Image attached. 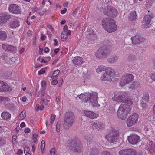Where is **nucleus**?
<instances>
[{
  "instance_id": "nucleus-1",
  "label": "nucleus",
  "mask_w": 155,
  "mask_h": 155,
  "mask_svg": "<svg viewBox=\"0 0 155 155\" xmlns=\"http://www.w3.org/2000/svg\"><path fill=\"white\" fill-rule=\"evenodd\" d=\"M97 93L93 92L91 93L81 94L78 96L81 101L84 103L89 101L94 107H98L99 105L97 100Z\"/></svg>"
},
{
  "instance_id": "nucleus-2",
  "label": "nucleus",
  "mask_w": 155,
  "mask_h": 155,
  "mask_svg": "<svg viewBox=\"0 0 155 155\" xmlns=\"http://www.w3.org/2000/svg\"><path fill=\"white\" fill-rule=\"evenodd\" d=\"M102 25L104 29L109 33L114 32L117 29V26L114 20L109 18H104Z\"/></svg>"
},
{
  "instance_id": "nucleus-3",
  "label": "nucleus",
  "mask_w": 155,
  "mask_h": 155,
  "mask_svg": "<svg viewBox=\"0 0 155 155\" xmlns=\"http://www.w3.org/2000/svg\"><path fill=\"white\" fill-rule=\"evenodd\" d=\"M131 109L132 108L128 105L120 104L117 112L118 118L122 120H125L128 115L130 113Z\"/></svg>"
},
{
  "instance_id": "nucleus-4",
  "label": "nucleus",
  "mask_w": 155,
  "mask_h": 155,
  "mask_svg": "<svg viewBox=\"0 0 155 155\" xmlns=\"http://www.w3.org/2000/svg\"><path fill=\"white\" fill-rule=\"evenodd\" d=\"M112 99L115 101L127 103L130 105L133 104L130 97L128 96V94L125 92H122L115 94L114 96L112 97Z\"/></svg>"
},
{
  "instance_id": "nucleus-5",
  "label": "nucleus",
  "mask_w": 155,
  "mask_h": 155,
  "mask_svg": "<svg viewBox=\"0 0 155 155\" xmlns=\"http://www.w3.org/2000/svg\"><path fill=\"white\" fill-rule=\"evenodd\" d=\"M116 76V72L111 67L105 68V71L101 76V79L102 81H111Z\"/></svg>"
},
{
  "instance_id": "nucleus-6",
  "label": "nucleus",
  "mask_w": 155,
  "mask_h": 155,
  "mask_svg": "<svg viewBox=\"0 0 155 155\" xmlns=\"http://www.w3.org/2000/svg\"><path fill=\"white\" fill-rule=\"evenodd\" d=\"M85 138L87 141L89 142V145L91 148L89 155H98L100 149H101V147H100L98 144H97L95 142L92 140H90L88 138Z\"/></svg>"
},
{
  "instance_id": "nucleus-7",
  "label": "nucleus",
  "mask_w": 155,
  "mask_h": 155,
  "mask_svg": "<svg viewBox=\"0 0 155 155\" xmlns=\"http://www.w3.org/2000/svg\"><path fill=\"white\" fill-rule=\"evenodd\" d=\"M75 118V116L72 113H66L64 118V125H66L69 127H70L74 121Z\"/></svg>"
},
{
  "instance_id": "nucleus-8",
  "label": "nucleus",
  "mask_w": 155,
  "mask_h": 155,
  "mask_svg": "<svg viewBox=\"0 0 155 155\" xmlns=\"http://www.w3.org/2000/svg\"><path fill=\"white\" fill-rule=\"evenodd\" d=\"M119 131L117 130H113L105 137V139L109 143H114L117 141Z\"/></svg>"
},
{
  "instance_id": "nucleus-9",
  "label": "nucleus",
  "mask_w": 155,
  "mask_h": 155,
  "mask_svg": "<svg viewBox=\"0 0 155 155\" xmlns=\"http://www.w3.org/2000/svg\"><path fill=\"white\" fill-rule=\"evenodd\" d=\"M138 115L137 113H134L127 120L126 122L127 126L130 127L135 125L138 121Z\"/></svg>"
},
{
  "instance_id": "nucleus-10",
  "label": "nucleus",
  "mask_w": 155,
  "mask_h": 155,
  "mask_svg": "<svg viewBox=\"0 0 155 155\" xmlns=\"http://www.w3.org/2000/svg\"><path fill=\"white\" fill-rule=\"evenodd\" d=\"M111 52V50L110 48H108V47H106V49H102L101 48L97 50L95 56L98 58H102L110 54Z\"/></svg>"
},
{
  "instance_id": "nucleus-11",
  "label": "nucleus",
  "mask_w": 155,
  "mask_h": 155,
  "mask_svg": "<svg viewBox=\"0 0 155 155\" xmlns=\"http://www.w3.org/2000/svg\"><path fill=\"white\" fill-rule=\"evenodd\" d=\"M134 79L133 75L131 74L124 75L121 78L120 82V85L124 86L126 84L129 83Z\"/></svg>"
},
{
  "instance_id": "nucleus-12",
  "label": "nucleus",
  "mask_w": 155,
  "mask_h": 155,
  "mask_svg": "<svg viewBox=\"0 0 155 155\" xmlns=\"http://www.w3.org/2000/svg\"><path fill=\"white\" fill-rule=\"evenodd\" d=\"M71 149L75 151L81 152L82 149V147L81 143V141L78 139L72 140L71 143Z\"/></svg>"
},
{
  "instance_id": "nucleus-13",
  "label": "nucleus",
  "mask_w": 155,
  "mask_h": 155,
  "mask_svg": "<svg viewBox=\"0 0 155 155\" xmlns=\"http://www.w3.org/2000/svg\"><path fill=\"white\" fill-rule=\"evenodd\" d=\"M153 17V15L151 13L150 15H145L142 22V26L145 28H149L150 25L151 19Z\"/></svg>"
},
{
  "instance_id": "nucleus-14",
  "label": "nucleus",
  "mask_w": 155,
  "mask_h": 155,
  "mask_svg": "<svg viewBox=\"0 0 155 155\" xmlns=\"http://www.w3.org/2000/svg\"><path fill=\"white\" fill-rule=\"evenodd\" d=\"M140 137L135 134H131L128 137L129 142L133 145L137 144L139 141Z\"/></svg>"
},
{
  "instance_id": "nucleus-15",
  "label": "nucleus",
  "mask_w": 155,
  "mask_h": 155,
  "mask_svg": "<svg viewBox=\"0 0 155 155\" xmlns=\"http://www.w3.org/2000/svg\"><path fill=\"white\" fill-rule=\"evenodd\" d=\"M8 10L10 12L13 14H19L21 13L20 8L17 4H12L9 5Z\"/></svg>"
},
{
  "instance_id": "nucleus-16",
  "label": "nucleus",
  "mask_w": 155,
  "mask_h": 155,
  "mask_svg": "<svg viewBox=\"0 0 155 155\" xmlns=\"http://www.w3.org/2000/svg\"><path fill=\"white\" fill-rule=\"evenodd\" d=\"M2 48L8 52L15 53L17 49L15 47L10 45L3 44L2 45Z\"/></svg>"
},
{
  "instance_id": "nucleus-17",
  "label": "nucleus",
  "mask_w": 155,
  "mask_h": 155,
  "mask_svg": "<svg viewBox=\"0 0 155 155\" xmlns=\"http://www.w3.org/2000/svg\"><path fill=\"white\" fill-rule=\"evenodd\" d=\"M11 18L10 15L7 13L0 14V25H2L6 23Z\"/></svg>"
},
{
  "instance_id": "nucleus-18",
  "label": "nucleus",
  "mask_w": 155,
  "mask_h": 155,
  "mask_svg": "<svg viewBox=\"0 0 155 155\" xmlns=\"http://www.w3.org/2000/svg\"><path fill=\"white\" fill-rule=\"evenodd\" d=\"M12 90L11 87L6 83L0 81V92L11 91Z\"/></svg>"
},
{
  "instance_id": "nucleus-19",
  "label": "nucleus",
  "mask_w": 155,
  "mask_h": 155,
  "mask_svg": "<svg viewBox=\"0 0 155 155\" xmlns=\"http://www.w3.org/2000/svg\"><path fill=\"white\" fill-rule=\"evenodd\" d=\"M131 39L133 43L139 44L143 42L144 39L139 35H137L134 36L132 37Z\"/></svg>"
},
{
  "instance_id": "nucleus-20",
  "label": "nucleus",
  "mask_w": 155,
  "mask_h": 155,
  "mask_svg": "<svg viewBox=\"0 0 155 155\" xmlns=\"http://www.w3.org/2000/svg\"><path fill=\"white\" fill-rule=\"evenodd\" d=\"M9 25L12 28H15L20 25L18 20L16 18L12 19L9 22Z\"/></svg>"
},
{
  "instance_id": "nucleus-21",
  "label": "nucleus",
  "mask_w": 155,
  "mask_h": 155,
  "mask_svg": "<svg viewBox=\"0 0 155 155\" xmlns=\"http://www.w3.org/2000/svg\"><path fill=\"white\" fill-rule=\"evenodd\" d=\"M42 101H41L40 104H36L35 108L36 111H42L43 110L44 108L43 103H44L45 105H47L45 99L42 98Z\"/></svg>"
},
{
  "instance_id": "nucleus-22",
  "label": "nucleus",
  "mask_w": 155,
  "mask_h": 155,
  "mask_svg": "<svg viewBox=\"0 0 155 155\" xmlns=\"http://www.w3.org/2000/svg\"><path fill=\"white\" fill-rule=\"evenodd\" d=\"M84 113L85 115L91 119H94L97 117L98 115L93 112L88 111H84Z\"/></svg>"
},
{
  "instance_id": "nucleus-23",
  "label": "nucleus",
  "mask_w": 155,
  "mask_h": 155,
  "mask_svg": "<svg viewBox=\"0 0 155 155\" xmlns=\"http://www.w3.org/2000/svg\"><path fill=\"white\" fill-rule=\"evenodd\" d=\"M72 62L76 65H81L83 62L82 58L80 56L75 57L72 60Z\"/></svg>"
},
{
  "instance_id": "nucleus-24",
  "label": "nucleus",
  "mask_w": 155,
  "mask_h": 155,
  "mask_svg": "<svg viewBox=\"0 0 155 155\" xmlns=\"http://www.w3.org/2000/svg\"><path fill=\"white\" fill-rule=\"evenodd\" d=\"M137 18V15L135 11H132L130 13L129 16V20L131 21H134Z\"/></svg>"
},
{
  "instance_id": "nucleus-25",
  "label": "nucleus",
  "mask_w": 155,
  "mask_h": 155,
  "mask_svg": "<svg viewBox=\"0 0 155 155\" xmlns=\"http://www.w3.org/2000/svg\"><path fill=\"white\" fill-rule=\"evenodd\" d=\"M112 7L110 6H107L105 7L103 10V13L104 15L109 16V15H111L110 13Z\"/></svg>"
},
{
  "instance_id": "nucleus-26",
  "label": "nucleus",
  "mask_w": 155,
  "mask_h": 155,
  "mask_svg": "<svg viewBox=\"0 0 155 155\" xmlns=\"http://www.w3.org/2000/svg\"><path fill=\"white\" fill-rule=\"evenodd\" d=\"M2 118L4 120L10 119L11 117V114L7 112H3L1 114Z\"/></svg>"
},
{
  "instance_id": "nucleus-27",
  "label": "nucleus",
  "mask_w": 155,
  "mask_h": 155,
  "mask_svg": "<svg viewBox=\"0 0 155 155\" xmlns=\"http://www.w3.org/2000/svg\"><path fill=\"white\" fill-rule=\"evenodd\" d=\"M149 99V95L147 94H145L144 97H142L141 103V104H143L144 107L146 106V104L148 102Z\"/></svg>"
},
{
  "instance_id": "nucleus-28",
  "label": "nucleus",
  "mask_w": 155,
  "mask_h": 155,
  "mask_svg": "<svg viewBox=\"0 0 155 155\" xmlns=\"http://www.w3.org/2000/svg\"><path fill=\"white\" fill-rule=\"evenodd\" d=\"M110 13L111 15H109V16L114 18L117 16L118 14V12L116 9L112 7Z\"/></svg>"
},
{
  "instance_id": "nucleus-29",
  "label": "nucleus",
  "mask_w": 155,
  "mask_h": 155,
  "mask_svg": "<svg viewBox=\"0 0 155 155\" xmlns=\"http://www.w3.org/2000/svg\"><path fill=\"white\" fill-rule=\"evenodd\" d=\"M5 106L7 109L10 111L14 110L15 108L14 105L12 103L6 104Z\"/></svg>"
},
{
  "instance_id": "nucleus-30",
  "label": "nucleus",
  "mask_w": 155,
  "mask_h": 155,
  "mask_svg": "<svg viewBox=\"0 0 155 155\" xmlns=\"http://www.w3.org/2000/svg\"><path fill=\"white\" fill-rule=\"evenodd\" d=\"M7 34L4 31H0V39L2 40H5L7 38Z\"/></svg>"
},
{
  "instance_id": "nucleus-31",
  "label": "nucleus",
  "mask_w": 155,
  "mask_h": 155,
  "mask_svg": "<svg viewBox=\"0 0 155 155\" xmlns=\"http://www.w3.org/2000/svg\"><path fill=\"white\" fill-rule=\"evenodd\" d=\"M90 125L91 127H92L94 129H95L98 130L101 129V127L99 126L97 123L95 122H91Z\"/></svg>"
},
{
  "instance_id": "nucleus-32",
  "label": "nucleus",
  "mask_w": 155,
  "mask_h": 155,
  "mask_svg": "<svg viewBox=\"0 0 155 155\" xmlns=\"http://www.w3.org/2000/svg\"><path fill=\"white\" fill-rule=\"evenodd\" d=\"M140 84L137 82H134L129 87V88L132 89H134L135 87H138Z\"/></svg>"
},
{
  "instance_id": "nucleus-33",
  "label": "nucleus",
  "mask_w": 155,
  "mask_h": 155,
  "mask_svg": "<svg viewBox=\"0 0 155 155\" xmlns=\"http://www.w3.org/2000/svg\"><path fill=\"white\" fill-rule=\"evenodd\" d=\"M25 117L26 111L25 110H23L19 114L18 117V119L20 120H23L25 118Z\"/></svg>"
},
{
  "instance_id": "nucleus-34",
  "label": "nucleus",
  "mask_w": 155,
  "mask_h": 155,
  "mask_svg": "<svg viewBox=\"0 0 155 155\" xmlns=\"http://www.w3.org/2000/svg\"><path fill=\"white\" fill-rule=\"evenodd\" d=\"M59 73L60 70H55L52 74L53 76L51 77V79H54L57 78H58V75Z\"/></svg>"
},
{
  "instance_id": "nucleus-35",
  "label": "nucleus",
  "mask_w": 155,
  "mask_h": 155,
  "mask_svg": "<svg viewBox=\"0 0 155 155\" xmlns=\"http://www.w3.org/2000/svg\"><path fill=\"white\" fill-rule=\"evenodd\" d=\"M127 155H137V153L133 149H128Z\"/></svg>"
},
{
  "instance_id": "nucleus-36",
  "label": "nucleus",
  "mask_w": 155,
  "mask_h": 155,
  "mask_svg": "<svg viewBox=\"0 0 155 155\" xmlns=\"http://www.w3.org/2000/svg\"><path fill=\"white\" fill-rule=\"evenodd\" d=\"M105 68L104 66L100 65L98 66V68L96 69V72L97 73H100L101 72L103 71H105Z\"/></svg>"
},
{
  "instance_id": "nucleus-37",
  "label": "nucleus",
  "mask_w": 155,
  "mask_h": 155,
  "mask_svg": "<svg viewBox=\"0 0 155 155\" xmlns=\"http://www.w3.org/2000/svg\"><path fill=\"white\" fill-rule=\"evenodd\" d=\"M87 34L91 36H93V37H95L96 36L93 30L91 28H89L87 29Z\"/></svg>"
},
{
  "instance_id": "nucleus-38",
  "label": "nucleus",
  "mask_w": 155,
  "mask_h": 155,
  "mask_svg": "<svg viewBox=\"0 0 155 155\" xmlns=\"http://www.w3.org/2000/svg\"><path fill=\"white\" fill-rule=\"evenodd\" d=\"M9 100V98L7 97L0 96V103L2 102H7Z\"/></svg>"
},
{
  "instance_id": "nucleus-39",
  "label": "nucleus",
  "mask_w": 155,
  "mask_h": 155,
  "mask_svg": "<svg viewBox=\"0 0 155 155\" xmlns=\"http://www.w3.org/2000/svg\"><path fill=\"white\" fill-rule=\"evenodd\" d=\"M117 59L118 58L117 56H114L109 59V62L111 63H114L117 62Z\"/></svg>"
},
{
  "instance_id": "nucleus-40",
  "label": "nucleus",
  "mask_w": 155,
  "mask_h": 155,
  "mask_svg": "<svg viewBox=\"0 0 155 155\" xmlns=\"http://www.w3.org/2000/svg\"><path fill=\"white\" fill-rule=\"evenodd\" d=\"M89 81V78L86 77H83L81 80V83L83 85L87 84Z\"/></svg>"
},
{
  "instance_id": "nucleus-41",
  "label": "nucleus",
  "mask_w": 155,
  "mask_h": 155,
  "mask_svg": "<svg viewBox=\"0 0 155 155\" xmlns=\"http://www.w3.org/2000/svg\"><path fill=\"white\" fill-rule=\"evenodd\" d=\"M128 149H123L119 152V155H127Z\"/></svg>"
},
{
  "instance_id": "nucleus-42",
  "label": "nucleus",
  "mask_w": 155,
  "mask_h": 155,
  "mask_svg": "<svg viewBox=\"0 0 155 155\" xmlns=\"http://www.w3.org/2000/svg\"><path fill=\"white\" fill-rule=\"evenodd\" d=\"M46 68H42L41 70L39 71L38 73V75H40L44 74L46 71Z\"/></svg>"
},
{
  "instance_id": "nucleus-43",
  "label": "nucleus",
  "mask_w": 155,
  "mask_h": 155,
  "mask_svg": "<svg viewBox=\"0 0 155 155\" xmlns=\"http://www.w3.org/2000/svg\"><path fill=\"white\" fill-rule=\"evenodd\" d=\"M6 143V141L5 139L0 137V147H2Z\"/></svg>"
},
{
  "instance_id": "nucleus-44",
  "label": "nucleus",
  "mask_w": 155,
  "mask_h": 155,
  "mask_svg": "<svg viewBox=\"0 0 155 155\" xmlns=\"http://www.w3.org/2000/svg\"><path fill=\"white\" fill-rule=\"evenodd\" d=\"M61 38L62 39L64 40H66L68 38L66 33H62L61 34Z\"/></svg>"
},
{
  "instance_id": "nucleus-45",
  "label": "nucleus",
  "mask_w": 155,
  "mask_h": 155,
  "mask_svg": "<svg viewBox=\"0 0 155 155\" xmlns=\"http://www.w3.org/2000/svg\"><path fill=\"white\" fill-rule=\"evenodd\" d=\"M55 117L54 115H51L50 117L51 120L50 121V124H52L55 120Z\"/></svg>"
},
{
  "instance_id": "nucleus-46",
  "label": "nucleus",
  "mask_w": 155,
  "mask_h": 155,
  "mask_svg": "<svg viewBox=\"0 0 155 155\" xmlns=\"http://www.w3.org/2000/svg\"><path fill=\"white\" fill-rule=\"evenodd\" d=\"M45 147V142L44 140L41 141V151L44 150Z\"/></svg>"
},
{
  "instance_id": "nucleus-47",
  "label": "nucleus",
  "mask_w": 155,
  "mask_h": 155,
  "mask_svg": "<svg viewBox=\"0 0 155 155\" xmlns=\"http://www.w3.org/2000/svg\"><path fill=\"white\" fill-rule=\"evenodd\" d=\"M50 153L51 155H57L55 154V150L54 148H52L50 151Z\"/></svg>"
},
{
  "instance_id": "nucleus-48",
  "label": "nucleus",
  "mask_w": 155,
  "mask_h": 155,
  "mask_svg": "<svg viewBox=\"0 0 155 155\" xmlns=\"http://www.w3.org/2000/svg\"><path fill=\"white\" fill-rule=\"evenodd\" d=\"M41 86L42 87L44 88H45L46 87V82L45 81H41Z\"/></svg>"
},
{
  "instance_id": "nucleus-49",
  "label": "nucleus",
  "mask_w": 155,
  "mask_h": 155,
  "mask_svg": "<svg viewBox=\"0 0 155 155\" xmlns=\"http://www.w3.org/2000/svg\"><path fill=\"white\" fill-rule=\"evenodd\" d=\"M150 75L152 80L155 81V73H152Z\"/></svg>"
},
{
  "instance_id": "nucleus-50",
  "label": "nucleus",
  "mask_w": 155,
  "mask_h": 155,
  "mask_svg": "<svg viewBox=\"0 0 155 155\" xmlns=\"http://www.w3.org/2000/svg\"><path fill=\"white\" fill-rule=\"evenodd\" d=\"M29 147L28 146H26L24 148V153H26V152H28L29 151Z\"/></svg>"
},
{
  "instance_id": "nucleus-51",
  "label": "nucleus",
  "mask_w": 155,
  "mask_h": 155,
  "mask_svg": "<svg viewBox=\"0 0 155 155\" xmlns=\"http://www.w3.org/2000/svg\"><path fill=\"white\" fill-rule=\"evenodd\" d=\"M17 137L16 135H15L13 136L12 138L13 142H15L16 141Z\"/></svg>"
},
{
  "instance_id": "nucleus-52",
  "label": "nucleus",
  "mask_w": 155,
  "mask_h": 155,
  "mask_svg": "<svg viewBox=\"0 0 155 155\" xmlns=\"http://www.w3.org/2000/svg\"><path fill=\"white\" fill-rule=\"evenodd\" d=\"M33 137H34V143H35V141H36L37 138L38 137L37 134H33Z\"/></svg>"
},
{
  "instance_id": "nucleus-53",
  "label": "nucleus",
  "mask_w": 155,
  "mask_h": 155,
  "mask_svg": "<svg viewBox=\"0 0 155 155\" xmlns=\"http://www.w3.org/2000/svg\"><path fill=\"white\" fill-rule=\"evenodd\" d=\"M58 83V80L56 79L53 80L51 82V84L53 85H56Z\"/></svg>"
},
{
  "instance_id": "nucleus-54",
  "label": "nucleus",
  "mask_w": 155,
  "mask_h": 155,
  "mask_svg": "<svg viewBox=\"0 0 155 155\" xmlns=\"http://www.w3.org/2000/svg\"><path fill=\"white\" fill-rule=\"evenodd\" d=\"M67 11V9L66 8H63V10H61V12L60 13L62 14H65Z\"/></svg>"
},
{
  "instance_id": "nucleus-55",
  "label": "nucleus",
  "mask_w": 155,
  "mask_h": 155,
  "mask_svg": "<svg viewBox=\"0 0 155 155\" xmlns=\"http://www.w3.org/2000/svg\"><path fill=\"white\" fill-rule=\"evenodd\" d=\"M155 149V147L154 146H151L150 147V153H152L153 152H154V150Z\"/></svg>"
},
{
  "instance_id": "nucleus-56",
  "label": "nucleus",
  "mask_w": 155,
  "mask_h": 155,
  "mask_svg": "<svg viewBox=\"0 0 155 155\" xmlns=\"http://www.w3.org/2000/svg\"><path fill=\"white\" fill-rule=\"evenodd\" d=\"M23 153V150L21 149H19L18 150V151L16 153L19 155L22 154Z\"/></svg>"
},
{
  "instance_id": "nucleus-57",
  "label": "nucleus",
  "mask_w": 155,
  "mask_h": 155,
  "mask_svg": "<svg viewBox=\"0 0 155 155\" xmlns=\"http://www.w3.org/2000/svg\"><path fill=\"white\" fill-rule=\"evenodd\" d=\"M49 51L50 49L48 47H46L44 49V52L45 53H48L49 52Z\"/></svg>"
},
{
  "instance_id": "nucleus-58",
  "label": "nucleus",
  "mask_w": 155,
  "mask_h": 155,
  "mask_svg": "<svg viewBox=\"0 0 155 155\" xmlns=\"http://www.w3.org/2000/svg\"><path fill=\"white\" fill-rule=\"evenodd\" d=\"M101 155H111L110 153L107 151H104L103 152L102 154Z\"/></svg>"
},
{
  "instance_id": "nucleus-59",
  "label": "nucleus",
  "mask_w": 155,
  "mask_h": 155,
  "mask_svg": "<svg viewBox=\"0 0 155 155\" xmlns=\"http://www.w3.org/2000/svg\"><path fill=\"white\" fill-rule=\"evenodd\" d=\"M56 130L57 132H59L60 131V128L59 126H58V123H57L56 125Z\"/></svg>"
},
{
  "instance_id": "nucleus-60",
  "label": "nucleus",
  "mask_w": 155,
  "mask_h": 155,
  "mask_svg": "<svg viewBox=\"0 0 155 155\" xmlns=\"http://www.w3.org/2000/svg\"><path fill=\"white\" fill-rule=\"evenodd\" d=\"M68 27L67 25H65L64 26L63 28V31L64 32H65L68 31Z\"/></svg>"
},
{
  "instance_id": "nucleus-61",
  "label": "nucleus",
  "mask_w": 155,
  "mask_h": 155,
  "mask_svg": "<svg viewBox=\"0 0 155 155\" xmlns=\"http://www.w3.org/2000/svg\"><path fill=\"white\" fill-rule=\"evenodd\" d=\"M54 45L55 46H57L58 44V41L57 40L55 39L54 40Z\"/></svg>"
},
{
  "instance_id": "nucleus-62",
  "label": "nucleus",
  "mask_w": 155,
  "mask_h": 155,
  "mask_svg": "<svg viewBox=\"0 0 155 155\" xmlns=\"http://www.w3.org/2000/svg\"><path fill=\"white\" fill-rule=\"evenodd\" d=\"M30 130L28 128L25 129L24 131L25 133H28L30 132Z\"/></svg>"
},
{
  "instance_id": "nucleus-63",
  "label": "nucleus",
  "mask_w": 155,
  "mask_h": 155,
  "mask_svg": "<svg viewBox=\"0 0 155 155\" xmlns=\"http://www.w3.org/2000/svg\"><path fill=\"white\" fill-rule=\"evenodd\" d=\"M20 126L21 127H24L25 126V123L24 122H22L21 123Z\"/></svg>"
},
{
  "instance_id": "nucleus-64",
  "label": "nucleus",
  "mask_w": 155,
  "mask_h": 155,
  "mask_svg": "<svg viewBox=\"0 0 155 155\" xmlns=\"http://www.w3.org/2000/svg\"><path fill=\"white\" fill-rule=\"evenodd\" d=\"M46 37V36L45 35H41V39L42 41H44Z\"/></svg>"
}]
</instances>
